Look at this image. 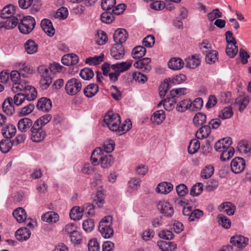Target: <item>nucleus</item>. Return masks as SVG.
<instances>
[{
    "mask_svg": "<svg viewBox=\"0 0 251 251\" xmlns=\"http://www.w3.org/2000/svg\"><path fill=\"white\" fill-rule=\"evenodd\" d=\"M103 122L110 130L116 132L118 135L125 134L132 126V123L129 119H126L120 126L121 122L120 115L112 112H109L105 115Z\"/></svg>",
    "mask_w": 251,
    "mask_h": 251,
    "instance_id": "f257e3e1",
    "label": "nucleus"
},
{
    "mask_svg": "<svg viewBox=\"0 0 251 251\" xmlns=\"http://www.w3.org/2000/svg\"><path fill=\"white\" fill-rule=\"evenodd\" d=\"M13 18L18 20L17 25L19 24V29L23 34H29L35 27L36 22L34 18L31 16L23 17L18 15V17H14Z\"/></svg>",
    "mask_w": 251,
    "mask_h": 251,
    "instance_id": "f03ea898",
    "label": "nucleus"
},
{
    "mask_svg": "<svg viewBox=\"0 0 251 251\" xmlns=\"http://www.w3.org/2000/svg\"><path fill=\"white\" fill-rule=\"evenodd\" d=\"M112 217L108 215L102 218L100 222L99 231L101 236L105 238H109L113 235L112 227Z\"/></svg>",
    "mask_w": 251,
    "mask_h": 251,
    "instance_id": "7ed1b4c3",
    "label": "nucleus"
},
{
    "mask_svg": "<svg viewBox=\"0 0 251 251\" xmlns=\"http://www.w3.org/2000/svg\"><path fill=\"white\" fill-rule=\"evenodd\" d=\"M104 203V200L103 194L100 191L98 192L95 198L93 200V203L92 204L86 203L82 206L83 213L92 216L95 213V205H97L98 208H100L102 206Z\"/></svg>",
    "mask_w": 251,
    "mask_h": 251,
    "instance_id": "20e7f679",
    "label": "nucleus"
},
{
    "mask_svg": "<svg viewBox=\"0 0 251 251\" xmlns=\"http://www.w3.org/2000/svg\"><path fill=\"white\" fill-rule=\"evenodd\" d=\"M82 84L79 80L73 78L69 79L65 85L66 92L70 96L78 93L81 89Z\"/></svg>",
    "mask_w": 251,
    "mask_h": 251,
    "instance_id": "39448f33",
    "label": "nucleus"
},
{
    "mask_svg": "<svg viewBox=\"0 0 251 251\" xmlns=\"http://www.w3.org/2000/svg\"><path fill=\"white\" fill-rule=\"evenodd\" d=\"M30 139L34 142H40L43 140L46 134L38 124H33L30 129Z\"/></svg>",
    "mask_w": 251,
    "mask_h": 251,
    "instance_id": "423d86ee",
    "label": "nucleus"
},
{
    "mask_svg": "<svg viewBox=\"0 0 251 251\" xmlns=\"http://www.w3.org/2000/svg\"><path fill=\"white\" fill-rule=\"evenodd\" d=\"M157 209L165 217H172L174 214V209L172 205L166 201H160L157 204Z\"/></svg>",
    "mask_w": 251,
    "mask_h": 251,
    "instance_id": "0eeeda50",
    "label": "nucleus"
},
{
    "mask_svg": "<svg viewBox=\"0 0 251 251\" xmlns=\"http://www.w3.org/2000/svg\"><path fill=\"white\" fill-rule=\"evenodd\" d=\"M245 167V161L241 157L234 158L231 162V170L235 174H239L243 172Z\"/></svg>",
    "mask_w": 251,
    "mask_h": 251,
    "instance_id": "6e6552de",
    "label": "nucleus"
},
{
    "mask_svg": "<svg viewBox=\"0 0 251 251\" xmlns=\"http://www.w3.org/2000/svg\"><path fill=\"white\" fill-rule=\"evenodd\" d=\"M151 59L150 58L146 57L138 59L134 64L133 66L136 68L142 69L143 71L149 72L151 69V67L150 64Z\"/></svg>",
    "mask_w": 251,
    "mask_h": 251,
    "instance_id": "1a4fd4ad",
    "label": "nucleus"
},
{
    "mask_svg": "<svg viewBox=\"0 0 251 251\" xmlns=\"http://www.w3.org/2000/svg\"><path fill=\"white\" fill-rule=\"evenodd\" d=\"M128 37V33L126 30L123 28L117 29L113 35V39L116 44L122 43L126 42Z\"/></svg>",
    "mask_w": 251,
    "mask_h": 251,
    "instance_id": "9d476101",
    "label": "nucleus"
},
{
    "mask_svg": "<svg viewBox=\"0 0 251 251\" xmlns=\"http://www.w3.org/2000/svg\"><path fill=\"white\" fill-rule=\"evenodd\" d=\"M36 106L43 112H49L52 107V103L50 99L43 97L38 100Z\"/></svg>",
    "mask_w": 251,
    "mask_h": 251,
    "instance_id": "9b49d317",
    "label": "nucleus"
},
{
    "mask_svg": "<svg viewBox=\"0 0 251 251\" xmlns=\"http://www.w3.org/2000/svg\"><path fill=\"white\" fill-rule=\"evenodd\" d=\"M111 55L116 60L123 58L125 55L123 46L120 44H115L111 49Z\"/></svg>",
    "mask_w": 251,
    "mask_h": 251,
    "instance_id": "f8f14e48",
    "label": "nucleus"
},
{
    "mask_svg": "<svg viewBox=\"0 0 251 251\" xmlns=\"http://www.w3.org/2000/svg\"><path fill=\"white\" fill-rule=\"evenodd\" d=\"M232 144V139L226 137L218 140L215 144L214 148L217 151L222 152L226 148L230 146Z\"/></svg>",
    "mask_w": 251,
    "mask_h": 251,
    "instance_id": "ddd939ff",
    "label": "nucleus"
},
{
    "mask_svg": "<svg viewBox=\"0 0 251 251\" xmlns=\"http://www.w3.org/2000/svg\"><path fill=\"white\" fill-rule=\"evenodd\" d=\"M41 26L43 30L49 36H53L55 33V29L53 27L50 20L44 19L41 22Z\"/></svg>",
    "mask_w": 251,
    "mask_h": 251,
    "instance_id": "4468645a",
    "label": "nucleus"
},
{
    "mask_svg": "<svg viewBox=\"0 0 251 251\" xmlns=\"http://www.w3.org/2000/svg\"><path fill=\"white\" fill-rule=\"evenodd\" d=\"M33 124L31 119L24 118L20 119L18 123V130L22 132H26L32 127Z\"/></svg>",
    "mask_w": 251,
    "mask_h": 251,
    "instance_id": "2eb2a0df",
    "label": "nucleus"
},
{
    "mask_svg": "<svg viewBox=\"0 0 251 251\" xmlns=\"http://www.w3.org/2000/svg\"><path fill=\"white\" fill-rule=\"evenodd\" d=\"M31 235V232L26 227H21L15 232L16 239L20 241L23 242L29 239Z\"/></svg>",
    "mask_w": 251,
    "mask_h": 251,
    "instance_id": "dca6fc26",
    "label": "nucleus"
},
{
    "mask_svg": "<svg viewBox=\"0 0 251 251\" xmlns=\"http://www.w3.org/2000/svg\"><path fill=\"white\" fill-rule=\"evenodd\" d=\"M248 239L241 235H236L230 238V242L239 248H243L248 244Z\"/></svg>",
    "mask_w": 251,
    "mask_h": 251,
    "instance_id": "f3484780",
    "label": "nucleus"
},
{
    "mask_svg": "<svg viewBox=\"0 0 251 251\" xmlns=\"http://www.w3.org/2000/svg\"><path fill=\"white\" fill-rule=\"evenodd\" d=\"M14 13V6L12 5H8L2 9L1 11L0 17L2 19H6V21H10V20H12L15 17L12 16Z\"/></svg>",
    "mask_w": 251,
    "mask_h": 251,
    "instance_id": "a211bd4d",
    "label": "nucleus"
},
{
    "mask_svg": "<svg viewBox=\"0 0 251 251\" xmlns=\"http://www.w3.org/2000/svg\"><path fill=\"white\" fill-rule=\"evenodd\" d=\"M79 58L75 54H67L64 55L61 59L62 63L67 66L74 65L78 62Z\"/></svg>",
    "mask_w": 251,
    "mask_h": 251,
    "instance_id": "6ab92c4d",
    "label": "nucleus"
},
{
    "mask_svg": "<svg viewBox=\"0 0 251 251\" xmlns=\"http://www.w3.org/2000/svg\"><path fill=\"white\" fill-rule=\"evenodd\" d=\"M185 88L174 89L170 91V96L172 97L174 103H176L181 100V97L186 94Z\"/></svg>",
    "mask_w": 251,
    "mask_h": 251,
    "instance_id": "aec40b11",
    "label": "nucleus"
},
{
    "mask_svg": "<svg viewBox=\"0 0 251 251\" xmlns=\"http://www.w3.org/2000/svg\"><path fill=\"white\" fill-rule=\"evenodd\" d=\"M13 99L7 98L2 103V109L3 112L8 115H12L15 112L14 106L12 104Z\"/></svg>",
    "mask_w": 251,
    "mask_h": 251,
    "instance_id": "412c9836",
    "label": "nucleus"
},
{
    "mask_svg": "<svg viewBox=\"0 0 251 251\" xmlns=\"http://www.w3.org/2000/svg\"><path fill=\"white\" fill-rule=\"evenodd\" d=\"M98 91L99 86L95 83L89 84L83 89L84 95L89 98L94 97Z\"/></svg>",
    "mask_w": 251,
    "mask_h": 251,
    "instance_id": "4be33fe9",
    "label": "nucleus"
},
{
    "mask_svg": "<svg viewBox=\"0 0 251 251\" xmlns=\"http://www.w3.org/2000/svg\"><path fill=\"white\" fill-rule=\"evenodd\" d=\"M173 189V185L169 182H163L160 183L156 188V192L158 193L167 194Z\"/></svg>",
    "mask_w": 251,
    "mask_h": 251,
    "instance_id": "5701e85b",
    "label": "nucleus"
},
{
    "mask_svg": "<svg viewBox=\"0 0 251 251\" xmlns=\"http://www.w3.org/2000/svg\"><path fill=\"white\" fill-rule=\"evenodd\" d=\"M100 162L102 168H108L114 163V159L110 154L103 155L102 154L100 158Z\"/></svg>",
    "mask_w": 251,
    "mask_h": 251,
    "instance_id": "b1692460",
    "label": "nucleus"
},
{
    "mask_svg": "<svg viewBox=\"0 0 251 251\" xmlns=\"http://www.w3.org/2000/svg\"><path fill=\"white\" fill-rule=\"evenodd\" d=\"M211 132V128L209 125L202 126L196 133L197 139H203L207 138Z\"/></svg>",
    "mask_w": 251,
    "mask_h": 251,
    "instance_id": "393cba45",
    "label": "nucleus"
},
{
    "mask_svg": "<svg viewBox=\"0 0 251 251\" xmlns=\"http://www.w3.org/2000/svg\"><path fill=\"white\" fill-rule=\"evenodd\" d=\"M157 245L162 251H174L176 248V245L171 242L160 241Z\"/></svg>",
    "mask_w": 251,
    "mask_h": 251,
    "instance_id": "a878e982",
    "label": "nucleus"
},
{
    "mask_svg": "<svg viewBox=\"0 0 251 251\" xmlns=\"http://www.w3.org/2000/svg\"><path fill=\"white\" fill-rule=\"evenodd\" d=\"M13 216L18 223L24 222L26 218V212L22 207L15 209L13 212Z\"/></svg>",
    "mask_w": 251,
    "mask_h": 251,
    "instance_id": "bb28decb",
    "label": "nucleus"
},
{
    "mask_svg": "<svg viewBox=\"0 0 251 251\" xmlns=\"http://www.w3.org/2000/svg\"><path fill=\"white\" fill-rule=\"evenodd\" d=\"M59 219L58 214L53 211H49L42 216V220L48 223H56Z\"/></svg>",
    "mask_w": 251,
    "mask_h": 251,
    "instance_id": "cd10ccee",
    "label": "nucleus"
},
{
    "mask_svg": "<svg viewBox=\"0 0 251 251\" xmlns=\"http://www.w3.org/2000/svg\"><path fill=\"white\" fill-rule=\"evenodd\" d=\"M132 66V62H122L116 63L111 65V68L113 70H116L117 72H124L128 70Z\"/></svg>",
    "mask_w": 251,
    "mask_h": 251,
    "instance_id": "c85d7f7f",
    "label": "nucleus"
},
{
    "mask_svg": "<svg viewBox=\"0 0 251 251\" xmlns=\"http://www.w3.org/2000/svg\"><path fill=\"white\" fill-rule=\"evenodd\" d=\"M168 65L170 69L174 70H178L183 67L184 63L180 58L174 57L168 62Z\"/></svg>",
    "mask_w": 251,
    "mask_h": 251,
    "instance_id": "c756f323",
    "label": "nucleus"
},
{
    "mask_svg": "<svg viewBox=\"0 0 251 251\" xmlns=\"http://www.w3.org/2000/svg\"><path fill=\"white\" fill-rule=\"evenodd\" d=\"M38 44L31 39L28 40L25 44V48L28 54H32L38 50Z\"/></svg>",
    "mask_w": 251,
    "mask_h": 251,
    "instance_id": "7c9ffc66",
    "label": "nucleus"
},
{
    "mask_svg": "<svg viewBox=\"0 0 251 251\" xmlns=\"http://www.w3.org/2000/svg\"><path fill=\"white\" fill-rule=\"evenodd\" d=\"M24 95L27 101H31L35 100L37 96V92L35 88L30 85H28L26 90H25Z\"/></svg>",
    "mask_w": 251,
    "mask_h": 251,
    "instance_id": "2f4dec72",
    "label": "nucleus"
},
{
    "mask_svg": "<svg viewBox=\"0 0 251 251\" xmlns=\"http://www.w3.org/2000/svg\"><path fill=\"white\" fill-rule=\"evenodd\" d=\"M16 128L13 125H8L2 130V134L3 136L8 139L12 138L14 136L16 132Z\"/></svg>",
    "mask_w": 251,
    "mask_h": 251,
    "instance_id": "473e14b6",
    "label": "nucleus"
},
{
    "mask_svg": "<svg viewBox=\"0 0 251 251\" xmlns=\"http://www.w3.org/2000/svg\"><path fill=\"white\" fill-rule=\"evenodd\" d=\"M146 51V49L144 47L137 46L132 51V57L135 59H141L145 55Z\"/></svg>",
    "mask_w": 251,
    "mask_h": 251,
    "instance_id": "72a5a7b5",
    "label": "nucleus"
},
{
    "mask_svg": "<svg viewBox=\"0 0 251 251\" xmlns=\"http://www.w3.org/2000/svg\"><path fill=\"white\" fill-rule=\"evenodd\" d=\"M83 214L82 207L75 206L73 207L70 212V216L72 220L77 221L80 220Z\"/></svg>",
    "mask_w": 251,
    "mask_h": 251,
    "instance_id": "f704fd0d",
    "label": "nucleus"
},
{
    "mask_svg": "<svg viewBox=\"0 0 251 251\" xmlns=\"http://www.w3.org/2000/svg\"><path fill=\"white\" fill-rule=\"evenodd\" d=\"M165 112L163 110L155 111L151 117V121L152 123L160 124L165 120Z\"/></svg>",
    "mask_w": 251,
    "mask_h": 251,
    "instance_id": "c9c22d12",
    "label": "nucleus"
},
{
    "mask_svg": "<svg viewBox=\"0 0 251 251\" xmlns=\"http://www.w3.org/2000/svg\"><path fill=\"white\" fill-rule=\"evenodd\" d=\"M28 85L27 81L21 80V81H18L16 83H14L11 88L12 91L13 93H20V91L24 92L26 90L27 86Z\"/></svg>",
    "mask_w": 251,
    "mask_h": 251,
    "instance_id": "e433bc0d",
    "label": "nucleus"
},
{
    "mask_svg": "<svg viewBox=\"0 0 251 251\" xmlns=\"http://www.w3.org/2000/svg\"><path fill=\"white\" fill-rule=\"evenodd\" d=\"M103 154V151L101 148L99 147L97 148L92 152L91 160L92 163L96 166L98 165L100 162V158L101 157V155Z\"/></svg>",
    "mask_w": 251,
    "mask_h": 251,
    "instance_id": "4c0bfd02",
    "label": "nucleus"
},
{
    "mask_svg": "<svg viewBox=\"0 0 251 251\" xmlns=\"http://www.w3.org/2000/svg\"><path fill=\"white\" fill-rule=\"evenodd\" d=\"M249 100L245 97L240 96L235 100L234 106L239 108L240 112H242L246 108L249 103Z\"/></svg>",
    "mask_w": 251,
    "mask_h": 251,
    "instance_id": "58836bf2",
    "label": "nucleus"
},
{
    "mask_svg": "<svg viewBox=\"0 0 251 251\" xmlns=\"http://www.w3.org/2000/svg\"><path fill=\"white\" fill-rule=\"evenodd\" d=\"M19 71L23 77H27L28 75L32 74L34 72L33 69L25 63H21L19 65Z\"/></svg>",
    "mask_w": 251,
    "mask_h": 251,
    "instance_id": "ea45409f",
    "label": "nucleus"
},
{
    "mask_svg": "<svg viewBox=\"0 0 251 251\" xmlns=\"http://www.w3.org/2000/svg\"><path fill=\"white\" fill-rule=\"evenodd\" d=\"M14 141L11 142L8 139L2 140L0 142V151L3 153L8 152L12 148Z\"/></svg>",
    "mask_w": 251,
    "mask_h": 251,
    "instance_id": "a19ab883",
    "label": "nucleus"
},
{
    "mask_svg": "<svg viewBox=\"0 0 251 251\" xmlns=\"http://www.w3.org/2000/svg\"><path fill=\"white\" fill-rule=\"evenodd\" d=\"M200 148V142L198 139H192L189 143L188 151L189 154H193L196 153Z\"/></svg>",
    "mask_w": 251,
    "mask_h": 251,
    "instance_id": "79ce46f5",
    "label": "nucleus"
},
{
    "mask_svg": "<svg viewBox=\"0 0 251 251\" xmlns=\"http://www.w3.org/2000/svg\"><path fill=\"white\" fill-rule=\"evenodd\" d=\"M206 121V116L202 113H198L193 118V123L196 126H202Z\"/></svg>",
    "mask_w": 251,
    "mask_h": 251,
    "instance_id": "37998d69",
    "label": "nucleus"
},
{
    "mask_svg": "<svg viewBox=\"0 0 251 251\" xmlns=\"http://www.w3.org/2000/svg\"><path fill=\"white\" fill-rule=\"evenodd\" d=\"M214 168L211 165L206 166L201 172V177L204 179L210 178L214 173Z\"/></svg>",
    "mask_w": 251,
    "mask_h": 251,
    "instance_id": "c03bdc74",
    "label": "nucleus"
},
{
    "mask_svg": "<svg viewBox=\"0 0 251 251\" xmlns=\"http://www.w3.org/2000/svg\"><path fill=\"white\" fill-rule=\"evenodd\" d=\"M234 149L233 148L229 146L223 151L220 156V158L222 161H225L229 159L234 154Z\"/></svg>",
    "mask_w": 251,
    "mask_h": 251,
    "instance_id": "a18cd8bd",
    "label": "nucleus"
},
{
    "mask_svg": "<svg viewBox=\"0 0 251 251\" xmlns=\"http://www.w3.org/2000/svg\"><path fill=\"white\" fill-rule=\"evenodd\" d=\"M200 64V60L195 56H192L186 59V66L190 69H195Z\"/></svg>",
    "mask_w": 251,
    "mask_h": 251,
    "instance_id": "49530a36",
    "label": "nucleus"
},
{
    "mask_svg": "<svg viewBox=\"0 0 251 251\" xmlns=\"http://www.w3.org/2000/svg\"><path fill=\"white\" fill-rule=\"evenodd\" d=\"M236 43L227 44L226 48V53L227 55L231 58L234 57L237 53L238 47L236 46Z\"/></svg>",
    "mask_w": 251,
    "mask_h": 251,
    "instance_id": "de8ad7c7",
    "label": "nucleus"
},
{
    "mask_svg": "<svg viewBox=\"0 0 251 251\" xmlns=\"http://www.w3.org/2000/svg\"><path fill=\"white\" fill-rule=\"evenodd\" d=\"M203 190V184L201 182H198L194 185L191 190L190 194L193 197H197L200 195Z\"/></svg>",
    "mask_w": 251,
    "mask_h": 251,
    "instance_id": "09e8293b",
    "label": "nucleus"
},
{
    "mask_svg": "<svg viewBox=\"0 0 251 251\" xmlns=\"http://www.w3.org/2000/svg\"><path fill=\"white\" fill-rule=\"evenodd\" d=\"M205 61L208 64L215 63L218 60V52L216 50H211L205 54Z\"/></svg>",
    "mask_w": 251,
    "mask_h": 251,
    "instance_id": "8fccbe9b",
    "label": "nucleus"
},
{
    "mask_svg": "<svg viewBox=\"0 0 251 251\" xmlns=\"http://www.w3.org/2000/svg\"><path fill=\"white\" fill-rule=\"evenodd\" d=\"M18 20L13 18L10 21H5L0 22V28L4 27L6 29H10L15 27L17 25Z\"/></svg>",
    "mask_w": 251,
    "mask_h": 251,
    "instance_id": "3c124183",
    "label": "nucleus"
},
{
    "mask_svg": "<svg viewBox=\"0 0 251 251\" xmlns=\"http://www.w3.org/2000/svg\"><path fill=\"white\" fill-rule=\"evenodd\" d=\"M113 13L109 11H106L102 13L100 16L101 21L106 24H110L114 20Z\"/></svg>",
    "mask_w": 251,
    "mask_h": 251,
    "instance_id": "603ef678",
    "label": "nucleus"
},
{
    "mask_svg": "<svg viewBox=\"0 0 251 251\" xmlns=\"http://www.w3.org/2000/svg\"><path fill=\"white\" fill-rule=\"evenodd\" d=\"M79 75L83 79L89 80L94 76V74L91 69L85 68L81 70Z\"/></svg>",
    "mask_w": 251,
    "mask_h": 251,
    "instance_id": "864d4df0",
    "label": "nucleus"
},
{
    "mask_svg": "<svg viewBox=\"0 0 251 251\" xmlns=\"http://www.w3.org/2000/svg\"><path fill=\"white\" fill-rule=\"evenodd\" d=\"M218 223L223 227L228 229L230 227L231 222L230 220L223 214H220L218 216Z\"/></svg>",
    "mask_w": 251,
    "mask_h": 251,
    "instance_id": "5fc2aeb1",
    "label": "nucleus"
},
{
    "mask_svg": "<svg viewBox=\"0 0 251 251\" xmlns=\"http://www.w3.org/2000/svg\"><path fill=\"white\" fill-rule=\"evenodd\" d=\"M190 101L188 100H180L177 104L176 109L180 112H183L186 111L190 106Z\"/></svg>",
    "mask_w": 251,
    "mask_h": 251,
    "instance_id": "6e6d98bb",
    "label": "nucleus"
},
{
    "mask_svg": "<svg viewBox=\"0 0 251 251\" xmlns=\"http://www.w3.org/2000/svg\"><path fill=\"white\" fill-rule=\"evenodd\" d=\"M233 115L232 108L230 107H225L219 114L218 117L222 120L230 118Z\"/></svg>",
    "mask_w": 251,
    "mask_h": 251,
    "instance_id": "4d7b16f0",
    "label": "nucleus"
},
{
    "mask_svg": "<svg viewBox=\"0 0 251 251\" xmlns=\"http://www.w3.org/2000/svg\"><path fill=\"white\" fill-rule=\"evenodd\" d=\"M107 39L106 33L104 31L101 30L98 31L96 42L99 45L105 44L107 41Z\"/></svg>",
    "mask_w": 251,
    "mask_h": 251,
    "instance_id": "13d9d810",
    "label": "nucleus"
},
{
    "mask_svg": "<svg viewBox=\"0 0 251 251\" xmlns=\"http://www.w3.org/2000/svg\"><path fill=\"white\" fill-rule=\"evenodd\" d=\"M103 54L100 56H95L94 57H88L85 60V63L90 65H97L101 63L103 60Z\"/></svg>",
    "mask_w": 251,
    "mask_h": 251,
    "instance_id": "bf43d9fd",
    "label": "nucleus"
},
{
    "mask_svg": "<svg viewBox=\"0 0 251 251\" xmlns=\"http://www.w3.org/2000/svg\"><path fill=\"white\" fill-rule=\"evenodd\" d=\"M132 77L136 81L144 83L148 80L147 76L139 72H135L132 73Z\"/></svg>",
    "mask_w": 251,
    "mask_h": 251,
    "instance_id": "052dcab7",
    "label": "nucleus"
},
{
    "mask_svg": "<svg viewBox=\"0 0 251 251\" xmlns=\"http://www.w3.org/2000/svg\"><path fill=\"white\" fill-rule=\"evenodd\" d=\"M238 149L241 152L249 153L251 150V145L247 141H241L239 143Z\"/></svg>",
    "mask_w": 251,
    "mask_h": 251,
    "instance_id": "680f3d73",
    "label": "nucleus"
},
{
    "mask_svg": "<svg viewBox=\"0 0 251 251\" xmlns=\"http://www.w3.org/2000/svg\"><path fill=\"white\" fill-rule=\"evenodd\" d=\"M116 4V0H102L101 6L103 10L110 11Z\"/></svg>",
    "mask_w": 251,
    "mask_h": 251,
    "instance_id": "e2e57ef3",
    "label": "nucleus"
},
{
    "mask_svg": "<svg viewBox=\"0 0 251 251\" xmlns=\"http://www.w3.org/2000/svg\"><path fill=\"white\" fill-rule=\"evenodd\" d=\"M94 222L92 219H87L85 220L82 224L83 229L87 232H91L94 228Z\"/></svg>",
    "mask_w": 251,
    "mask_h": 251,
    "instance_id": "0e129e2a",
    "label": "nucleus"
},
{
    "mask_svg": "<svg viewBox=\"0 0 251 251\" xmlns=\"http://www.w3.org/2000/svg\"><path fill=\"white\" fill-rule=\"evenodd\" d=\"M207 16L208 19L210 21L212 22L216 20L217 18L222 17V14L218 8H216L213 9L211 12L208 13L207 15Z\"/></svg>",
    "mask_w": 251,
    "mask_h": 251,
    "instance_id": "69168bd1",
    "label": "nucleus"
},
{
    "mask_svg": "<svg viewBox=\"0 0 251 251\" xmlns=\"http://www.w3.org/2000/svg\"><path fill=\"white\" fill-rule=\"evenodd\" d=\"M70 237L71 241L75 244H80L82 240L81 234L77 230L71 234Z\"/></svg>",
    "mask_w": 251,
    "mask_h": 251,
    "instance_id": "338daca9",
    "label": "nucleus"
},
{
    "mask_svg": "<svg viewBox=\"0 0 251 251\" xmlns=\"http://www.w3.org/2000/svg\"><path fill=\"white\" fill-rule=\"evenodd\" d=\"M89 251H99L100 245L96 239H92L89 241L88 244Z\"/></svg>",
    "mask_w": 251,
    "mask_h": 251,
    "instance_id": "774afa93",
    "label": "nucleus"
}]
</instances>
